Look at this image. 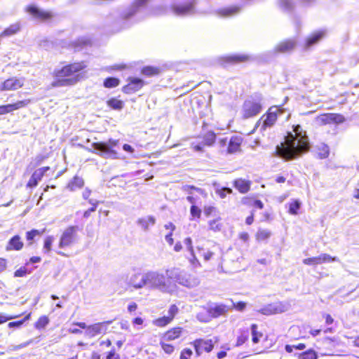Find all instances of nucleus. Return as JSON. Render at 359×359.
I'll return each mask as SVG.
<instances>
[{"label": "nucleus", "instance_id": "412c9836", "mask_svg": "<svg viewBox=\"0 0 359 359\" xmlns=\"http://www.w3.org/2000/svg\"><path fill=\"white\" fill-rule=\"evenodd\" d=\"M241 11V6L232 5L217 9L215 13L217 16L223 18H228L238 15Z\"/></svg>", "mask_w": 359, "mask_h": 359}, {"label": "nucleus", "instance_id": "e2e57ef3", "mask_svg": "<svg viewBox=\"0 0 359 359\" xmlns=\"http://www.w3.org/2000/svg\"><path fill=\"white\" fill-rule=\"evenodd\" d=\"M128 68V65L125 63L115 64L110 67L111 70L120 71Z\"/></svg>", "mask_w": 359, "mask_h": 359}, {"label": "nucleus", "instance_id": "f8f14e48", "mask_svg": "<svg viewBox=\"0 0 359 359\" xmlns=\"http://www.w3.org/2000/svg\"><path fill=\"white\" fill-rule=\"evenodd\" d=\"M196 1L191 0L181 4H173L171 6L170 9L175 15L184 16L194 13L196 11Z\"/></svg>", "mask_w": 359, "mask_h": 359}, {"label": "nucleus", "instance_id": "bf43d9fd", "mask_svg": "<svg viewBox=\"0 0 359 359\" xmlns=\"http://www.w3.org/2000/svg\"><path fill=\"white\" fill-rule=\"evenodd\" d=\"M279 6L284 10H290L292 8V4L290 0H280Z\"/></svg>", "mask_w": 359, "mask_h": 359}, {"label": "nucleus", "instance_id": "7ed1b4c3", "mask_svg": "<svg viewBox=\"0 0 359 359\" xmlns=\"http://www.w3.org/2000/svg\"><path fill=\"white\" fill-rule=\"evenodd\" d=\"M170 284V278L156 273H137L133 276L130 285L134 288H141L148 285L151 289L165 290Z\"/></svg>", "mask_w": 359, "mask_h": 359}, {"label": "nucleus", "instance_id": "680f3d73", "mask_svg": "<svg viewBox=\"0 0 359 359\" xmlns=\"http://www.w3.org/2000/svg\"><path fill=\"white\" fill-rule=\"evenodd\" d=\"M27 273V269L25 266H21L20 269H17L14 272V276L15 277H24Z\"/></svg>", "mask_w": 359, "mask_h": 359}, {"label": "nucleus", "instance_id": "1a4fd4ad", "mask_svg": "<svg viewBox=\"0 0 359 359\" xmlns=\"http://www.w3.org/2000/svg\"><path fill=\"white\" fill-rule=\"evenodd\" d=\"M217 341V338L204 339L202 337L196 338L190 342V345L194 348L196 357L201 356L203 353H210L215 347V344Z\"/></svg>", "mask_w": 359, "mask_h": 359}, {"label": "nucleus", "instance_id": "9d476101", "mask_svg": "<svg viewBox=\"0 0 359 359\" xmlns=\"http://www.w3.org/2000/svg\"><path fill=\"white\" fill-rule=\"evenodd\" d=\"M25 11L34 19L43 22L50 21L54 16L52 11L40 9L34 4L27 6Z\"/></svg>", "mask_w": 359, "mask_h": 359}, {"label": "nucleus", "instance_id": "0eeeda50", "mask_svg": "<svg viewBox=\"0 0 359 359\" xmlns=\"http://www.w3.org/2000/svg\"><path fill=\"white\" fill-rule=\"evenodd\" d=\"M243 142V137L239 135H233L229 139L227 137L219 138L217 144L222 152L231 155L242 152Z\"/></svg>", "mask_w": 359, "mask_h": 359}, {"label": "nucleus", "instance_id": "a19ab883", "mask_svg": "<svg viewBox=\"0 0 359 359\" xmlns=\"http://www.w3.org/2000/svg\"><path fill=\"white\" fill-rule=\"evenodd\" d=\"M252 331V341L253 344H258L261 338L263 337V333L258 331V326L257 324H252L250 326Z\"/></svg>", "mask_w": 359, "mask_h": 359}, {"label": "nucleus", "instance_id": "a211bd4d", "mask_svg": "<svg viewBox=\"0 0 359 359\" xmlns=\"http://www.w3.org/2000/svg\"><path fill=\"white\" fill-rule=\"evenodd\" d=\"M231 308L224 304H217L213 306H210L206 309V312L208 316V318H217L220 316H226Z\"/></svg>", "mask_w": 359, "mask_h": 359}, {"label": "nucleus", "instance_id": "8fccbe9b", "mask_svg": "<svg viewBox=\"0 0 359 359\" xmlns=\"http://www.w3.org/2000/svg\"><path fill=\"white\" fill-rule=\"evenodd\" d=\"M297 358L298 359H317V354L313 349H309L299 353Z\"/></svg>", "mask_w": 359, "mask_h": 359}, {"label": "nucleus", "instance_id": "a878e982", "mask_svg": "<svg viewBox=\"0 0 359 359\" xmlns=\"http://www.w3.org/2000/svg\"><path fill=\"white\" fill-rule=\"evenodd\" d=\"M198 137L203 146L212 147L216 142L217 135L213 130H210L202 133Z\"/></svg>", "mask_w": 359, "mask_h": 359}, {"label": "nucleus", "instance_id": "6ab92c4d", "mask_svg": "<svg viewBox=\"0 0 359 359\" xmlns=\"http://www.w3.org/2000/svg\"><path fill=\"white\" fill-rule=\"evenodd\" d=\"M286 310L285 304L278 302L264 306L259 310V312L263 315L271 316L285 312Z\"/></svg>", "mask_w": 359, "mask_h": 359}, {"label": "nucleus", "instance_id": "72a5a7b5", "mask_svg": "<svg viewBox=\"0 0 359 359\" xmlns=\"http://www.w3.org/2000/svg\"><path fill=\"white\" fill-rule=\"evenodd\" d=\"M20 30V25L19 23L11 25L9 27L4 29L0 34V37H8L17 34Z\"/></svg>", "mask_w": 359, "mask_h": 359}, {"label": "nucleus", "instance_id": "c85d7f7f", "mask_svg": "<svg viewBox=\"0 0 359 359\" xmlns=\"http://www.w3.org/2000/svg\"><path fill=\"white\" fill-rule=\"evenodd\" d=\"M233 187L241 194H246L250 189L251 182L242 178H238L233 182Z\"/></svg>", "mask_w": 359, "mask_h": 359}, {"label": "nucleus", "instance_id": "bb28decb", "mask_svg": "<svg viewBox=\"0 0 359 359\" xmlns=\"http://www.w3.org/2000/svg\"><path fill=\"white\" fill-rule=\"evenodd\" d=\"M24 247V243L22 242L19 235H15L11 237L8 241L6 250L7 251H20Z\"/></svg>", "mask_w": 359, "mask_h": 359}, {"label": "nucleus", "instance_id": "20e7f679", "mask_svg": "<svg viewBox=\"0 0 359 359\" xmlns=\"http://www.w3.org/2000/svg\"><path fill=\"white\" fill-rule=\"evenodd\" d=\"M182 189L187 194L186 199L189 203H191L190 219H200L202 215V210L196 205L198 195L203 198H207V192L201 188L189 184L184 185Z\"/></svg>", "mask_w": 359, "mask_h": 359}, {"label": "nucleus", "instance_id": "b1692460", "mask_svg": "<svg viewBox=\"0 0 359 359\" xmlns=\"http://www.w3.org/2000/svg\"><path fill=\"white\" fill-rule=\"evenodd\" d=\"M251 59V56L248 54H235L224 57L222 61L226 65H236L247 62Z\"/></svg>", "mask_w": 359, "mask_h": 359}, {"label": "nucleus", "instance_id": "393cba45", "mask_svg": "<svg viewBox=\"0 0 359 359\" xmlns=\"http://www.w3.org/2000/svg\"><path fill=\"white\" fill-rule=\"evenodd\" d=\"M296 46V42L293 39H285L279 42L274 48L276 53H285L292 50Z\"/></svg>", "mask_w": 359, "mask_h": 359}, {"label": "nucleus", "instance_id": "f3484780", "mask_svg": "<svg viewBox=\"0 0 359 359\" xmlns=\"http://www.w3.org/2000/svg\"><path fill=\"white\" fill-rule=\"evenodd\" d=\"M30 99H25L18 100L15 102L0 105V116L5 115L13 112L14 111L19 110L25 108L31 103Z\"/></svg>", "mask_w": 359, "mask_h": 359}, {"label": "nucleus", "instance_id": "774afa93", "mask_svg": "<svg viewBox=\"0 0 359 359\" xmlns=\"http://www.w3.org/2000/svg\"><path fill=\"white\" fill-rule=\"evenodd\" d=\"M253 205L260 210L263 209L264 206L263 202L259 199L254 200Z\"/></svg>", "mask_w": 359, "mask_h": 359}, {"label": "nucleus", "instance_id": "39448f33", "mask_svg": "<svg viewBox=\"0 0 359 359\" xmlns=\"http://www.w3.org/2000/svg\"><path fill=\"white\" fill-rule=\"evenodd\" d=\"M284 109L281 106H272L260 117L254 126V128L249 134L254 133L257 128L260 126V130L264 131L267 128L273 127L278 119V117L283 115Z\"/></svg>", "mask_w": 359, "mask_h": 359}, {"label": "nucleus", "instance_id": "09e8293b", "mask_svg": "<svg viewBox=\"0 0 359 359\" xmlns=\"http://www.w3.org/2000/svg\"><path fill=\"white\" fill-rule=\"evenodd\" d=\"M53 241L54 238L52 236H48L45 238L43 245L44 253L48 254L51 251Z\"/></svg>", "mask_w": 359, "mask_h": 359}, {"label": "nucleus", "instance_id": "7c9ffc66", "mask_svg": "<svg viewBox=\"0 0 359 359\" xmlns=\"http://www.w3.org/2000/svg\"><path fill=\"white\" fill-rule=\"evenodd\" d=\"M162 72V69L159 67H154V66H144L140 69V73L142 75L147 76V77H152L159 75Z\"/></svg>", "mask_w": 359, "mask_h": 359}, {"label": "nucleus", "instance_id": "473e14b6", "mask_svg": "<svg viewBox=\"0 0 359 359\" xmlns=\"http://www.w3.org/2000/svg\"><path fill=\"white\" fill-rule=\"evenodd\" d=\"M137 224L144 230L149 229V227L153 226L156 222V219L151 215L138 219Z\"/></svg>", "mask_w": 359, "mask_h": 359}, {"label": "nucleus", "instance_id": "3c124183", "mask_svg": "<svg viewBox=\"0 0 359 359\" xmlns=\"http://www.w3.org/2000/svg\"><path fill=\"white\" fill-rule=\"evenodd\" d=\"M264 345L263 352H266L269 348H272L275 344L276 340L271 338L269 334H266L263 339Z\"/></svg>", "mask_w": 359, "mask_h": 359}, {"label": "nucleus", "instance_id": "4c0bfd02", "mask_svg": "<svg viewBox=\"0 0 359 359\" xmlns=\"http://www.w3.org/2000/svg\"><path fill=\"white\" fill-rule=\"evenodd\" d=\"M84 185V180L79 176H74L73 179L68 183L67 187L70 191H75L81 189Z\"/></svg>", "mask_w": 359, "mask_h": 359}, {"label": "nucleus", "instance_id": "2f4dec72", "mask_svg": "<svg viewBox=\"0 0 359 359\" xmlns=\"http://www.w3.org/2000/svg\"><path fill=\"white\" fill-rule=\"evenodd\" d=\"M271 232L266 229L259 228L255 233V238L256 241L260 243L268 241L271 236Z\"/></svg>", "mask_w": 359, "mask_h": 359}, {"label": "nucleus", "instance_id": "e433bc0d", "mask_svg": "<svg viewBox=\"0 0 359 359\" xmlns=\"http://www.w3.org/2000/svg\"><path fill=\"white\" fill-rule=\"evenodd\" d=\"M159 345L163 351L168 355L172 354L176 350V347L174 344L169 343L168 341H166L162 338L160 339Z\"/></svg>", "mask_w": 359, "mask_h": 359}, {"label": "nucleus", "instance_id": "aec40b11", "mask_svg": "<svg viewBox=\"0 0 359 359\" xmlns=\"http://www.w3.org/2000/svg\"><path fill=\"white\" fill-rule=\"evenodd\" d=\"M337 261L336 257H331L328 254H321L317 257H309L303 259V263L308 266H316L327 262Z\"/></svg>", "mask_w": 359, "mask_h": 359}, {"label": "nucleus", "instance_id": "69168bd1", "mask_svg": "<svg viewBox=\"0 0 359 359\" xmlns=\"http://www.w3.org/2000/svg\"><path fill=\"white\" fill-rule=\"evenodd\" d=\"M238 238L240 240L244 241V242H248L249 241V238H250V236H249V233L246 231H243V232H241L239 234H238Z\"/></svg>", "mask_w": 359, "mask_h": 359}, {"label": "nucleus", "instance_id": "a18cd8bd", "mask_svg": "<svg viewBox=\"0 0 359 359\" xmlns=\"http://www.w3.org/2000/svg\"><path fill=\"white\" fill-rule=\"evenodd\" d=\"M120 84V80L116 77H107L104 80L103 86L106 88H116Z\"/></svg>", "mask_w": 359, "mask_h": 359}, {"label": "nucleus", "instance_id": "423d86ee", "mask_svg": "<svg viewBox=\"0 0 359 359\" xmlns=\"http://www.w3.org/2000/svg\"><path fill=\"white\" fill-rule=\"evenodd\" d=\"M118 140L109 139L107 142H97L92 144L93 149L99 152L90 149L89 151L105 158H118V152L116 148L118 147Z\"/></svg>", "mask_w": 359, "mask_h": 359}, {"label": "nucleus", "instance_id": "58836bf2", "mask_svg": "<svg viewBox=\"0 0 359 359\" xmlns=\"http://www.w3.org/2000/svg\"><path fill=\"white\" fill-rule=\"evenodd\" d=\"M249 338V331L248 329L241 330L236 339V346H241L244 344Z\"/></svg>", "mask_w": 359, "mask_h": 359}, {"label": "nucleus", "instance_id": "79ce46f5", "mask_svg": "<svg viewBox=\"0 0 359 359\" xmlns=\"http://www.w3.org/2000/svg\"><path fill=\"white\" fill-rule=\"evenodd\" d=\"M330 125H337L342 123L345 121L344 116L341 114L337 113H327Z\"/></svg>", "mask_w": 359, "mask_h": 359}, {"label": "nucleus", "instance_id": "f257e3e1", "mask_svg": "<svg viewBox=\"0 0 359 359\" xmlns=\"http://www.w3.org/2000/svg\"><path fill=\"white\" fill-rule=\"evenodd\" d=\"M292 131H288L284 141L276 147L277 156L286 161L300 157L310 150L309 138L306 130L299 125H293Z\"/></svg>", "mask_w": 359, "mask_h": 359}, {"label": "nucleus", "instance_id": "c756f323", "mask_svg": "<svg viewBox=\"0 0 359 359\" xmlns=\"http://www.w3.org/2000/svg\"><path fill=\"white\" fill-rule=\"evenodd\" d=\"M208 230L213 232H219L224 228V224L221 217H215L208 222Z\"/></svg>", "mask_w": 359, "mask_h": 359}, {"label": "nucleus", "instance_id": "c03bdc74", "mask_svg": "<svg viewBox=\"0 0 359 359\" xmlns=\"http://www.w3.org/2000/svg\"><path fill=\"white\" fill-rule=\"evenodd\" d=\"M50 320L47 316H41L34 323V327L37 330L44 329L49 323Z\"/></svg>", "mask_w": 359, "mask_h": 359}, {"label": "nucleus", "instance_id": "de8ad7c7", "mask_svg": "<svg viewBox=\"0 0 359 359\" xmlns=\"http://www.w3.org/2000/svg\"><path fill=\"white\" fill-rule=\"evenodd\" d=\"M89 203L91 205V207L89 209H88L83 212V216L84 218L90 217V216L91 215V213L94 212L96 210V209L100 203V201H97V200H94V199H90Z\"/></svg>", "mask_w": 359, "mask_h": 359}, {"label": "nucleus", "instance_id": "f03ea898", "mask_svg": "<svg viewBox=\"0 0 359 359\" xmlns=\"http://www.w3.org/2000/svg\"><path fill=\"white\" fill-rule=\"evenodd\" d=\"M87 65L85 61L67 63L52 72L53 88L71 86L76 84L84 77Z\"/></svg>", "mask_w": 359, "mask_h": 359}, {"label": "nucleus", "instance_id": "603ef678", "mask_svg": "<svg viewBox=\"0 0 359 359\" xmlns=\"http://www.w3.org/2000/svg\"><path fill=\"white\" fill-rule=\"evenodd\" d=\"M148 1L149 0H134L131 4L133 12H137L140 8L146 6Z\"/></svg>", "mask_w": 359, "mask_h": 359}, {"label": "nucleus", "instance_id": "13d9d810", "mask_svg": "<svg viewBox=\"0 0 359 359\" xmlns=\"http://www.w3.org/2000/svg\"><path fill=\"white\" fill-rule=\"evenodd\" d=\"M106 359H121V355L116 352L114 348H112L106 353Z\"/></svg>", "mask_w": 359, "mask_h": 359}, {"label": "nucleus", "instance_id": "5fc2aeb1", "mask_svg": "<svg viewBox=\"0 0 359 359\" xmlns=\"http://www.w3.org/2000/svg\"><path fill=\"white\" fill-rule=\"evenodd\" d=\"M193 355V351L189 348H183L180 355V359H190Z\"/></svg>", "mask_w": 359, "mask_h": 359}, {"label": "nucleus", "instance_id": "864d4df0", "mask_svg": "<svg viewBox=\"0 0 359 359\" xmlns=\"http://www.w3.org/2000/svg\"><path fill=\"white\" fill-rule=\"evenodd\" d=\"M199 252L201 253V256L203 258L205 261H210L213 255L214 252L210 250L205 251L203 248H198Z\"/></svg>", "mask_w": 359, "mask_h": 359}, {"label": "nucleus", "instance_id": "6e6d98bb", "mask_svg": "<svg viewBox=\"0 0 359 359\" xmlns=\"http://www.w3.org/2000/svg\"><path fill=\"white\" fill-rule=\"evenodd\" d=\"M247 304L245 302L240 301L238 302H233L231 309L238 311H243L246 309Z\"/></svg>", "mask_w": 359, "mask_h": 359}, {"label": "nucleus", "instance_id": "338daca9", "mask_svg": "<svg viewBox=\"0 0 359 359\" xmlns=\"http://www.w3.org/2000/svg\"><path fill=\"white\" fill-rule=\"evenodd\" d=\"M202 142L201 144H193L191 148L195 151H203V147Z\"/></svg>", "mask_w": 359, "mask_h": 359}, {"label": "nucleus", "instance_id": "4d7b16f0", "mask_svg": "<svg viewBox=\"0 0 359 359\" xmlns=\"http://www.w3.org/2000/svg\"><path fill=\"white\" fill-rule=\"evenodd\" d=\"M203 211H204V215L207 217H209L211 215H213L216 212H218L217 209L215 207L212 206V205L205 206Z\"/></svg>", "mask_w": 359, "mask_h": 359}, {"label": "nucleus", "instance_id": "2eb2a0df", "mask_svg": "<svg viewBox=\"0 0 359 359\" xmlns=\"http://www.w3.org/2000/svg\"><path fill=\"white\" fill-rule=\"evenodd\" d=\"M76 227L74 226H68L62 233L58 246L64 248L72 245L75 240Z\"/></svg>", "mask_w": 359, "mask_h": 359}, {"label": "nucleus", "instance_id": "4be33fe9", "mask_svg": "<svg viewBox=\"0 0 359 359\" xmlns=\"http://www.w3.org/2000/svg\"><path fill=\"white\" fill-rule=\"evenodd\" d=\"M184 332V329L180 326L172 327L163 333L161 338L168 341H175L180 339Z\"/></svg>", "mask_w": 359, "mask_h": 359}, {"label": "nucleus", "instance_id": "37998d69", "mask_svg": "<svg viewBox=\"0 0 359 359\" xmlns=\"http://www.w3.org/2000/svg\"><path fill=\"white\" fill-rule=\"evenodd\" d=\"M301 203L297 199H292L288 204V212L290 215H296L300 208Z\"/></svg>", "mask_w": 359, "mask_h": 359}, {"label": "nucleus", "instance_id": "052dcab7", "mask_svg": "<svg viewBox=\"0 0 359 359\" xmlns=\"http://www.w3.org/2000/svg\"><path fill=\"white\" fill-rule=\"evenodd\" d=\"M217 193L221 198H224L226 196V194H232V189L230 188L224 187L220 190H218Z\"/></svg>", "mask_w": 359, "mask_h": 359}, {"label": "nucleus", "instance_id": "0e129e2a", "mask_svg": "<svg viewBox=\"0 0 359 359\" xmlns=\"http://www.w3.org/2000/svg\"><path fill=\"white\" fill-rule=\"evenodd\" d=\"M255 221V212L251 211L250 215L245 218V224L248 226L253 224Z\"/></svg>", "mask_w": 359, "mask_h": 359}, {"label": "nucleus", "instance_id": "49530a36", "mask_svg": "<svg viewBox=\"0 0 359 359\" xmlns=\"http://www.w3.org/2000/svg\"><path fill=\"white\" fill-rule=\"evenodd\" d=\"M315 121L318 126L330 125L327 113L319 114L316 117Z\"/></svg>", "mask_w": 359, "mask_h": 359}, {"label": "nucleus", "instance_id": "5701e85b", "mask_svg": "<svg viewBox=\"0 0 359 359\" xmlns=\"http://www.w3.org/2000/svg\"><path fill=\"white\" fill-rule=\"evenodd\" d=\"M50 170L49 166H44L36 170L27 183V187L34 188L38 185L39 182L43 178L46 172Z\"/></svg>", "mask_w": 359, "mask_h": 359}, {"label": "nucleus", "instance_id": "f704fd0d", "mask_svg": "<svg viewBox=\"0 0 359 359\" xmlns=\"http://www.w3.org/2000/svg\"><path fill=\"white\" fill-rule=\"evenodd\" d=\"M106 104L107 107L113 110L120 111L124 107V102L117 97H111L107 100Z\"/></svg>", "mask_w": 359, "mask_h": 359}, {"label": "nucleus", "instance_id": "4468645a", "mask_svg": "<svg viewBox=\"0 0 359 359\" xmlns=\"http://www.w3.org/2000/svg\"><path fill=\"white\" fill-rule=\"evenodd\" d=\"M113 321L114 320H106L88 325L85 332L86 335L93 338L99 334H104L107 332V326L112 323Z\"/></svg>", "mask_w": 359, "mask_h": 359}, {"label": "nucleus", "instance_id": "ea45409f", "mask_svg": "<svg viewBox=\"0 0 359 359\" xmlns=\"http://www.w3.org/2000/svg\"><path fill=\"white\" fill-rule=\"evenodd\" d=\"M330 149L327 144H321L316 147V155L320 159H324L328 157Z\"/></svg>", "mask_w": 359, "mask_h": 359}, {"label": "nucleus", "instance_id": "ddd939ff", "mask_svg": "<svg viewBox=\"0 0 359 359\" xmlns=\"http://www.w3.org/2000/svg\"><path fill=\"white\" fill-rule=\"evenodd\" d=\"M25 85L23 77L12 76L5 79L0 86L1 91H16Z\"/></svg>", "mask_w": 359, "mask_h": 359}, {"label": "nucleus", "instance_id": "cd10ccee", "mask_svg": "<svg viewBox=\"0 0 359 359\" xmlns=\"http://www.w3.org/2000/svg\"><path fill=\"white\" fill-rule=\"evenodd\" d=\"M325 36V31L318 30L311 34L306 39L305 46L309 48L314 44L318 43Z\"/></svg>", "mask_w": 359, "mask_h": 359}, {"label": "nucleus", "instance_id": "dca6fc26", "mask_svg": "<svg viewBox=\"0 0 359 359\" xmlns=\"http://www.w3.org/2000/svg\"><path fill=\"white\" fill-rule=\"evenodd\" d=\"M127 84L122 87V91L125 94L135 93L141 90L144 86V81L137 77H128Z\"/></svg>", "mask_w": 359, "mask_h": 359}, {"label": "nucleus", "instance_id": "9b49d317", "mask_svg": "<svg viewBox=\"0 0 359 359\" xmlns=\"http://www.w3.org/2000/svg\"><path fill=\"white\" fill-rule=\"evenodd\" d=\"M180 309L175 304H171L168 311V315L155 318L152 323L158 327H165L170 325L178 315Z\"/></svg>", "mask_w": 359, "mask_h": 359}, {"label": "nucleus", "instance_id": "6e6552de", "mask_svg": "<svg viewBox=\"0 0 359 359\" xmlns=\"http://www.w3.org/2000/svg\"><path fill=\"white\" fill-rule=\"evenodd\" d=\"M262 110L261 99L250 97L244 100L241 107V116L244 119L257 116Z\"/></svg>", "mask_w": 359, "mask_h": 359}, {"label": "nucleus", "instance_id": "c9c22d12", "mask_svg": "<svg viewBox=\"0 0 359 359\" xmlns=\"http://www.w3.org/2000/svg\"><path fill=\"white\" fill-rule=\"evenodd\" d=\"M45 231H46L45 229H43L41 230L33 229H31L30 231H27L25 233V238H26L27 241L28 242V245H32L33 241L34 240V238L36 236H40L42 234H43Z\"/></svg>", "mask_w": 359, "mask_h": 359}]
</instances>
